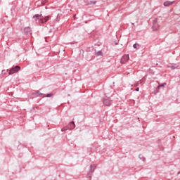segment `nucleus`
<instances>
[{
	"label": "nucleus",
	"mask_w": 180,
	"mask_h": 180,
	"mask_svg": "<svg viewBox=\"0 0 180 180\" xmlns=\"http://www.w3.org/2000/svg\"><path fill=\"white\" fill-rule=\"evenodd\" d=\"M32 95H37V96H40V95H43V94H41L40 91H34L32 93Z\"/></svg>",
	"instance_id": "obj_8"
},
{
	"label": "nucleus",
	"mask_w": 180,
	"mask_h": 180,
	"mask_svg": "<svg viewBox=\"0 0 180 180\" xmlns=\"http://www.w3.org/2000/svg\"><path fill=\"white\" fill-rule=\"evenodd\" d=\"M90 168L91 169L92 172L95 171V168H96V166L95 165H91L90 166Z\"/></svg>",
	"instance_id": "obj_9"
},
{
	"label": "nucleus",
	"mask_w": 180,
	"mask_h": 180,
	"mask_svg": "<svg viewBox=\"0 0 180 180\" xmlns=\"http://www.w3.org/2000/svg\"><path fill=\"white\" fill-rule=\"evenodd\" d=\"M20 70V66H15L9 70V75H12V74H15Z\"/></svg>",
	"instance_id": "obj_1"
},
{
	"label": "nucleus",
	"mask_w": 180,
	"mask_h": 180,
	"mask_svg": "<svg viewBox=\"0 0 180 180\" xmlns=\"http://www.w3.org/2000/svg\"><path fill=\"white\" fill-rule=\"evenodd\" d=\"M62 131H64V129H62Z\"/></svg>",
	"instance_id": "obj_18"
},
{
	"label": "nucleus",
	"mask_w": 180,
	"mask_h": 180,
	"mask_svg": "<svg viewBox=\"0 0 180 180\" xmlns=\"http://www.w3.org/2000/svg\"><path fill=\"white\" fill-rule=\"evenodd\" d=\"M68 129L69 130H73V129H75V123L74 121H72L68 125Z\"/></svg>",
	"instance_id": "obj_4"
},
{
	"label": "nucleus",
	"mask_w": 180,
	"mask_h": 180,
	"mask_svg": "<svg viewBox=\"0 0 180 180\" xmlns=\"http://www.w3.org/2000/svg\"><path fill=\"white\" fill-rule=\"evenodd\" d=\"M139 88H137V89H136V91H139Z\"/></svg>",
	"instance_id": "obj_16"
},
{
	"label": "nucleus",
	"mask_w": 180,
	"mask_h": 180,
	"mask_svg": "<svg viewBox=\"0 0 180 180\" xmlns=\"http://www.w3.org/2000/svg\"><path fill=\"white\" fill-rule=\"evenodd\" d=\"M129 60V55H124V56H122L121 59V64H126V63H127Z\"/></svg>",
	"instance_id": "obj_3"
},
{
	"label": "nucleus",
	"mask_w": 180,
	"mask_h": 180,
	"mask_svg": "<svg viewBox=\"0 0 180 180\" xmlns=\"http://www.w3.org/2000/svg\"><path fill=\"white\" fill-rule=\"evenodd\" d=\"M96 56H97V57L102 56H103V53H102V51H99L96 52Z\"/></svg>",
	"instance_id": "obj_7"
},
{
	"label": "nucleus",
	"mask_w": 180,
	"mask_h": 180,
	"mask_svg": "<svg viewBox=\"0 0 180 180\" xmlns=\"http://www.w3.org/2000/svg\"><path fill=\"white\" fill-rule=\"evenodd\" d=\"M153 29H154L155 30H158V27H155V26H153Z\"/></svg>",
	"instance_id": "obj_14"
},
{
	"label": "nucleus",
	"mask_w": 180,
	"mask_h": 180,
	"mask_svg": "<svg viewBox=\"0 0 180 180\" xmlns=\"http://www.w3.org/2000/svg\"><path fill=\"white\" fill-rule=\"evenodd\" d=\"M96 4V1H90V5H95Z\"/></svg>",
	"instance_id": "obj_13"
},
{
	"label": "nucleus",
	"mask_w": 180,
	"mask_h": 180,
	"mask_svg": "<svg viewBox=\"0 0 180 180\" xmlns=\"http://www.w3.org/2000/svg\"><path fill=\"white\" fill-rule=\"evenodd\" d=\"M159 86H164V84H161V85H160Z\"/></svg>",
	"instance_id": "obj_15"
},
{
	"label": "nucleus",
	"mask_w": 180,
	"mask_h": 180,
	"mask_svg": "<svg viewBox=\"0 0 180 180\" xmlns=\"http://www.w3.org/2000/svg\"><path fill=\"white\" fill-rule=\"evenodd\" d=\"M41 16H42L41 14H40V15L37 14V15H35L34 16V18H37V19H40V18H41Z\"/></svg>",
	"instance_id": "obj_10"
},
{
	"label": "nucleus",
	"mask_w": 180,
	"mask_h": 180,
	"mask_svg": "<svg viewBox=\"0 0 180 180\" xmlns=\"http://www.w3.org/2000/svg\"><path fill=\"white\" fill-rule=\"evenodd\" d=\"M134 49H137V47H139V44H135L133 46Z\"/></svg>",
	"instance_id": "obj_12"
},
{
	"label": "nucleus",
	"mask_w": 180,
	"mask_h": 180,
	"mask_svg": "<svg viewBox=\"0 0 180 180\" xmlns=\"http://www.w3.org/2000/svg\"><path fill=\"white\" fill-rule=\"evenodd\" d=\"M103 103L104 105H105V106H110V105L112 104V101H110V98L109 97H105Z\"/></svg>",
	"instance_id": "obj_2"
},
{
	"label": "nucleus",
	"mask_w": 180,
	"mask_h": 180,
	"mask_svg": "<svg viewBox=\"0 0 180 180\" xmlns=\"http://www.w3.org/2000/svg\"><path fill=\"white\" fill-rule=\"evenodd\" d=\"M172 4H174V2L165 1L163 5H164V6H169V5H172Z\"/></svg>",
	"instance_id": "obj_6"
},
{
	"label": "nucleus",
	"mask_w": 180,
	"mask_h": 180,
	"mask_svg": "<svg viewBox=\"0 0 180 180\" xmlns=\"http://www.w3.org/2000/svg\"><path fill=\"white\" fill-rule=\"evenodd\" d=\"M50 19V16H46L44 18H40L39 20H41V23H46Z\"/></svg>",
	"instance_id": "obj_5"
},
{
	"label": "nucleus",
	"mask_w": 180,
	"mask_h": 180,
	"mask_svg": "<svg viewBox=\"0 0 180 180\" xmlns=\"http://www.w3.org/2000/svg\"><path fill=\"white\" fill-rule=\"evenodd\" d=\"M139 84H141V81H139Z\"/></svg>",
	"instance_id": "obj_17"
},
{
	"label": "nucleus",
	"mask_w": 180,
	"mask_h": 180,
	"mask_svg": "<svg viewBox=\"0 0 180 180\" xmlns=\"http://www.w3.org/2000/svg\"><path fill=\"white\" fill-rule=\"evenodd\" d=\"M53 96V94H49L46 95V98H51Z\"/></svg>",
	"instance_id": "obj_11"
}]
</instances>
